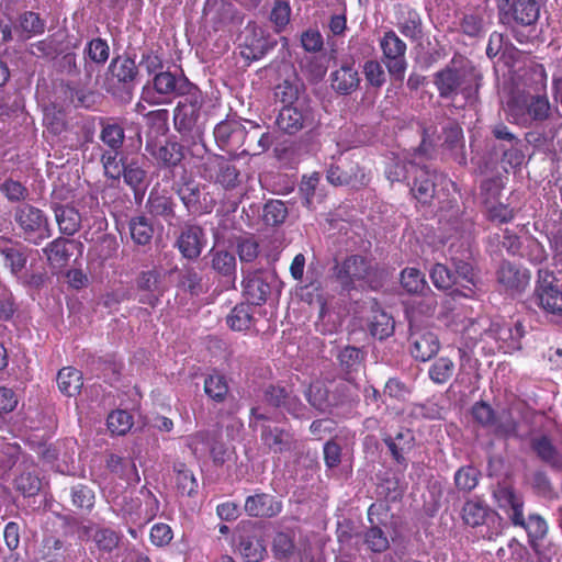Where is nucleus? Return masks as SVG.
Listing matches in <instances>:
<instances>
[{
    "label": "nucleus",
    "instance_id": "f257e3e1",
    "mask_svg": "<svg viewBox=\"0 0 562 562\" xmlns=\"http://www.w3.org/2000/svg\"><path fill=\"white\" fill-rule=\"evenodd\" d=\"M480 81L479 71L462 57H453L450 64L434 77L439 95L446 99H452L459 93L468 100L474 99Z\"/></svg>",
    "mask_w": 562,
    "mask_h": 562
},
{
    "label": "nucleus",
    "instance_id": "f03ea898",
    "mask_svg": "<svg viewBox=\"0 0 562 562\" xmlns=\"http://www.w3.org/2000/svg\"><path fill=\"white\" fill-rule=\"evenodd\" d=\"M249 427L260 431L262 443L273 453L290 452L296 448L294 435L284 428L272 426L271 417L260 411L259 406L250 409Z\"/></svg>",
    "mask_w": 562,
    "mask_h": 562
},
{
    "label": "nucleus",
    "instance_id": "7ed1b4c3",
    "mask_svg": "<svg viewBox=\"0 0 562 562\" xmlns=\"http://www.w3.org/2000/svg\"><path fill=\"white\" fill-rule=\"evenodd\" d=\"M233 543L246 562H262L268 555L263 531L257 521H239L234 530Z\"/></svg>",
    "mask_w": 562,
    "mask_h": 562
},
{
    "label": "nucleus",
    "instance_id": "20e7f679",
    "mask_svg": "<svg viewBox=\"0 0 562 562\" xmlns=\"http://www.w3.org/2000/svg\"><path fill=\"white\" fill-rule=\"evenodd\" d=\"M186 98L180 101L175 109L173 123L175 127L181 134L201 137L204 122L202 115V106L204 103L203 95L195 87L187 92Z\"/></svg>",
    "mask_w": 562,
    "mask_h": 562
},
{
    "label": "nucleus",
    "instance_id": "39448f33",
    "mask_svg": "<svg viewBox=\"0 0 562 562\" xmlns=\"http://www.w3.org/2000/svg\"><path fill=\"white\" fill-rule=\"evenodd\" d=\"M540 16V7L536 0H517L502 22L510 26L512 34L520 44L529 43L537 37L536 23Z\"/></svg>",
    "mask_w": 562,
    "mask_h": 562
},
{
    "label": "nucleus",
    "instance_id": "423d86ee",
    "mask_svg": "<svg viewBox=\"0 0 562 562\" xmlns=\"http://www.w3.org/2000/svg\"><path fill=\"white\" fill-rule=\"evenodd\" d=\"M13 215L26 240L38 245L50 237L48 218L38 207L23 203L14 209Z\"/></svg>",
    "mask_w": 562,
    "mask_h": 562
},
{
    "label": "nucleus",
    "instance_id": "0eeeda50",
    "mask_svg": "<svg viewBox=\"0 0 562 562\" xmlns=\"http://www.w3.org/2000/svg\"><path fill=\"white\" fill-rule=\"evenodd\" d=\"M508 115L516 124L528 125L532 121H543L549 117L550 103L547 97L515 98L507 103Z\"/></svg>",
    "mask_w": 562,
    "mask_h": 562
},
{
    "label": "nucleus",
    "instance_id": "6e6552de",
    "mask_svg": "<svg viewBox=\"0 0 562 562\" xmlns=\"http://www.w3.org/2000/svg\"><path fill=\"white\" fill-rule=\"evenodd\" d=\"M380 47L390 75L396 80H402L407 69L406 44L394 31L390 30L380 38Z\"/></svg>",
    "mask_w": 562,
    "mask_h": 562
},
{
    "label": "nucleus",
    "instance_id": "1a4fd4ad",
    "mask_svg": "<svg viewBox=\"0 0 562 562\" xmlns=\"http://www.w3.org/2000/svg\"><path fill=\"white\" fill-rule=\"evenodd\" d=\"M314 114L312 109L297 101L295 104L283 106L277 117L278 127L288 134H296L303 128L314 125Z\"/></svg>",
    "mask_w": 562,
    "mask_h": 562
},
{
    "label": "nucleus",
    "instance_id": "9d476101",
    "mask_svg": "<svg viewBox=\"0 0 562 562\" xmlns=\"http://www.w3.org/2000/svg\"><path fill=\"white\" fill-rule=\"evenodd\" d=\"M462 519L470 527L491 526L496 533L499 532L502 525V517L479 498L469 499L464 503Z\"/></svg>",
    "mask_w": 562,
    "mask_h": 562
},
{
    "label": "nucleus",
    "instance_id": "9b49d317",
    "mask_svg": "<svg viewBox=\"0 0 562 562\" xmlns=\"http://www.w3.org/2000/svg\"><path fill=\"white\" fill-rule=\"evenodd\" d=\"M414 169V182L411 187L413 195L422 203H428L435 195L436 188L447 179L443 175L430 171L427 167L411 166Z\"/></svg>",
    "mask_w": 562,
    "mask_h": 562
},
{
    "label": "nucleus",
    "instance_id": "f8f14e48",
    "mask_svg": "<svg viewBox=\"0 0 562 562\" xmlns=\"http://www.w3.org/2000/svg\"><path fill=\"white\" fill-rule=\"evenodd\" d=\"M283 505L273 495L257 492L245 499L244 512L252 518H273L282 512Z\"/></svg>",
    "mask_w": 562,
    "mask_h": 562
},
{
    "label": "nucleus",
    "instance_id": "ddd939ff",
    "mask_svg": "<svg viewBox=\"0 0 562 562\" xmlns=\"http://www.w3.org/2000/svg\"><path fill=\"white\" fill-rule=\"evenodd\" d=\"M528 269L504 261L497 270V281L504 291L516 294L521 293L530 282Z\"/></svg>",
    "mask_w": 562,
    "mask_h": 562
},
{
    "label": "nucleus",
    "instance_id": "4468645a",
    "mask_svg": "<svg viewBox=\"0 0 562 562\" xmlns=\"http://www.w3.org/2000/svg\"><path fill=\"white\" fill-rule=\"evenodd\" d=\"M494 497L513 525H524V499L520 494L510 486H501L494 492Z\"/></svg>",
    "mask_w": 562,
    "mask_h": 562
},
{
    "label": "nucleus",
    "instance_id": "2eb2a0df",
    "mask_svg": "<svg viewBox=\"0 0 562 562\" xmlns=\"http://www.w3.org/2000/svg\"><path fill=\"white\" fill-rule=\"evenodd\" d=\"M154 90L160 97L171 98L184 95L194 88L183 76H176L170 71H160L153 79Z\"/></svg>",
    "mask_w": 562,
    "mask_h": 562
},
{
    "label": "nucleus",
    "instance_id": "dca6fc26",
    "mask_svg": "<svg viewBox=\"0 0 562 562\" xmlns=\"http://www.w3.org/2000/svg\"><path fill=\"white\" fill-rule=\"evenodd\" d=\"M205 235L198 225H184L177 239V247L187 259H195L200 256L204 245Z\"/></svg>",
    "mask_w": 562,
    "mask_h": 562
},
{
    "label": "nucleus",
    "instance_id": "f3484780",
    "mask_svg": "<svg viewBox=\"0 0 562 562\" xmlns=\"http://www.w3.org/2000/svg\"><path fill=\"white\" fill-rule=\"evenodd\" d=\"M236 14V8L227 0H205L203 19L206 24H211L215 30L222 29L234 21Z\"/></svg>",
    "mask_w": 562,
    "mask_h": 562
},
{
    "label": "nucleus",
    "instance_id": "a211bd4d",
    "mask_svg": "<svg viewBox=\"0 0 562 562\" xmlns=\"http://www.w3.org/2000/svg\"><path fill=\"white\" fill-rule=\"evenodd\" d=\"M413 319L414 318H409V329L413 338L412 355L416 360L425 362L438 353L440 342L437 335L431 331L417 334L414 329L415 324Z\"/></svg>",
    "mask_w": 562,
    "mask_h": 562
},
{
    "label": "nucleus",
    "instance_id": "6ab92c4d",
    "mask_svg": "<svg viewBox=\"0 0 562 562\" xmlns=\"http://www.w3.org/2000/svg\"><path fill=\"white\" fill-rule=\"evenodd\" d=\"M375 509V504H372L368 509L370 526L362 531L361 539L368 551L372 553H383L390 548V541L384 530H382L373 518Z\"/></svg>",
    "mask_w": 562,
    "mask_h": 562
},
{
    "label": "nucleus",
    "instance_id": "aec40b11",
    "mask_svg": "<svg viewBox=\"0 0 562 562\" xmlns=\"http://www.w3.org/2000/svg\"><path fill=\"white\" fill-rule=\"evenodd\" d=\"M366 352L353 346H346L337 356L340 372L348 382H355L364 369Z\"/></svg>",
    "mask_w": 562,
    "mask_h": 562
},
{
    "label": "nucleus",
    "instance_id": "412c9836",
    "mask_svg": "<svg viewBox=\"0 0 562 562\" xmlns=\"http://www.w3.org/2000/svg\"><path fill=\"white\" fill-rule=\"evenodd\" d=\"M327 180L334 186H350L359 188L368 183L367 175L358 166L349 164L346 167L330 166L327 170Z\"/></svg>",
    "mask_w": 562,
    "mask_h": 562
},
{
    "label": "nucleus",
    "instance_id": "4be33fe9",
    "mask_svg": "<svg viewBox=\"0 0 562 562\" xmlns=\"http://www.w3.org/2000/svg\"><path fill=\"white\" fill-rule=\"evenodd\" d=\"M383 442L398 464H406L405 454L415 446V436L408 428H401L394 436L385 434Z\"/></svg>",
    "mask_w": 562,
    "mask_h": 562
},
{
    "label": "nucleus",
    "instance_id": "5701e85b",
    "mask_svg": "<svg viewBox=\"0 0 562 562\" xmlns=\"http://www.w3.org/2000/svg\"><path fill=\"white\" fill-rule=\"evenodd\" d=\"M532 452L554 471H562V457L547 435L533 436L529 440Z\"/></svg>",
    "mask_w": 562,
    "mask_h": 562
},
{
    "label": "nucleus",
    "instance_id": "b1692460",
    "mask_svg": "<svg viewBox=\"0 0 562 562\" xmlns=\"http://www.w3.org/2000/svg\"><path fill=\"white\" fill-rule=\"evenodd\" d=\"M369 268L368 262L362 257L351 256L340 267H337L336 277L345 289H349L353 281L367 278Z\"/></svg>",
    "mask_w": 562,
    "mask_h": 562
},
{
    "label": "nucleus",
    "instance_id": "393cba45",
    "mask_svg": "<svg viewBox=\"0 0 562 562\" xmlns=\"http://www.w3.org/2000/svg\"><path fill=\"white\" fill-rule=\"evenodd\" d=\"M331 88L339 94H351L360 85V77L353 64H342L330 74Z\"/></svg>",
    "mask_w": 562,
    "mask_h": 562
},
{
    "label": "nucleus",
    "instance_id": "a878e982",
    "mask_svg": "<svg viewBox=\"0 0 562 562\" xmlns=\"http://www.w3.org/2000/svg\"><path fill=\"white\" fill-rule=\"evenodd\" d=\"M20 468H22L20 474L14 479L15 490L25 497L37 495L41 491L42 482L36 467L32 462L23 460L20 463Z\"/></svg>",
    "mask_w": 562,
    "mask_h": 562
},
{
    "label": "nucleus",
    "instance_id": "bb28decb",
    "mask_svg": "<svg viewBox=\"0 0 562 562\" xmlns=\"http://www.w3.org/2000/svg\"><path fill=\"white\" fill-rule=\"evenodd\" d=\"M263 402L272 407H284L289 413L297 416L301 403L295 396H291L285 387L269 385L263 391Z\"/></svg>",
    "mask_w": 562,
    "mask_h": 562
},
{
    "label": "nucleus",
    "instance_id": "cd10ccee",
    "mask_svg": "<svg viewBox=\"0 0 562 562\" xmlns=\"http://www.w3.org/2000/svg\"><path fill=\"white\" fill-rule=\"evenodd\" d=\"M244 292L251 304L265 302L270 293V285L259 271H244Z\"/></svg>",
    "mask_w": 562,
    "mask_h": 562
},
{
    "label": "nucleus",
    "instance_id": "c85d7f7f",
    "mask_svg": "<svg viewBox=\"0 0 562 562\" xmlns=\"http://www.w3.org/2000/svg\"><path fill=\"white\" fill-rule=\"evenodd\" d=\"M212 269L220 276L227 279L228 282H234L236 279V258L235 256L224 249H211L209 252Z\"/></svg>",
    "mask_w": 562,
    "mask_h": 562
},
{
    "label": "nucleus",
    "instance_id": "c756f323",
    "mask_svg": "<svg viewBox=\"0 0 562 562\" xmlns=\"http://www.w3.org/2000/svg\"><path fill=\"white\" fill-rule=\"evenodd\" d=\"M245 134L244 126L236 121H222L214 128V137L221 147L238 143Z\"/></svg>",
    "mask_w": 562,
    "mask_h": 562
},
{
    "label": "nucleus",
    "instance_id": "7c9ffc66",
    "mask_svg": "<svg viewBox=\"0 0 562 562\" xmlns=\"http://www.w3.org/2000/svg\"><path fill=\"white\" fill-rule=\"evenodd\" d=\"M57 385L65 395L74 396L80 392L83 385L82 374L71 367L63 368L57 374Z\"/></svg>",
    "mask_w": 562,
    "mask_h": 562
},
{
    "label": "nucleus",
    "instance_id": "2f4dec72",
    "mask_svg": "<svg viewBox=\"0 0 562 562\" xmlns=\"http://www.w3.org/2000/svg\"><path fill=\"white\" fill-rule=\"evenodd\" d=\"M55 217L63 234L74 235L80 228L81 216L72 206H58L55 209Z\"/></svg>",
    "mask_w": 562,
    "mask_h": 562
},
{
    "label": "nucleus",
    "instance_id": "473e14b6",
    "mask_svg": "<svg viewBox=\"0 0 562 562\" xmlns=\"http://www.w3.org/2000/svg\"><path fill=\"white\" fill-rule=\"evenodd\" d=\"M130 234L133 241L137 245H148L154 236V226L144 215L132 217L128 223Z\"/></svg>",
    "mask_w": 562,
    "mask_h": 562
},
{
    "label": "nucleus",
    "instance_id": "72a5a7b5",
    "mask_svg": "<svg viewBox=\"0 0 562 562\" xmlns=\"http://www.w3.org/2000/svg\"><path fill=\"white\" fill-rule=\"evenodd\" d=\"M397 29L407 38L416 41L422 37L423 24L420 15L415 10L403 12L397 22Z\"/></svg>",
    "mask_w": 562,
    "mask_h": 562
},
{
    "label": "nucleus",
    "instance_id": "f704fd0d",
    "mask_svg": "<svg viewBox=\"0 0 562 562\" xmlns=\"http://www.w3.org/2000/svg\"><path fill=\"white\" fill-rule=\"evenodd\" d=\"M155 159L164 166H176L182 158V146L176 142H166V144L155 147L150 150Z\"/></svg>",
    "mask_w": 562,
    "mask_h": 562
},
{
    "label": "nucleus",
    "instance_id": "c9c22d12",
    "mask_svg": "<svg viewBox=\"0 0 562 562\" xmlns=\"http://www.w3.org/2000/svg\"><path fill=\"white\" fill-rule=\"evenodd\" d=\"M454 279H456V292H459V286L467 290L468 292L462 293L464 296L474 294L475 288V273L470 263L464 261L454 262Z\"/></svg>",
    "mask_w": 562,
    "mask_h": 562
},
{
    "label": "nucleus",
    "instance_id": "e433bc0d",
    "mask_svg": "<svg viewBox=\"0 0 562 562\" xmlns=\"http://www.w3.org/2000/svg\"><path fill=\"white\" fill-rule=\"evenodd\" d=\"M222 430L218 426L214 429L201 430L188 438V446L198 456L210 449L213 440L221 439Z\"/></svg>",
    "mask_w": 562,
    "mask_h": 562
},
{
    "label": "nucleus",
    "instance_id": "4c0bfd02",
    "mask_svg": "<svg viewBox=\"0 0 562 562\" xmlns=\"http://www.w3.org/2000/svg\"><path fill=\"white\" fill-rule=\"evenodd\" d=\"M491 430L496 437L508 439L517 436L518 423L507 411H503L495 416Z\"/></svg>",
    "mask_w": 562,
    "mask_h": 562
},
{
    "label": "nucleus",
    "instance_id": "58836bf2",
    "mask_svg": "<svg viewBox=\"0 0 562 562\" xmlns=\"http://www.w3.org/2000/svg\"><path fill=\"white\" fill-rule=\"evenodd\" d=\"M100 139L109 150L119 151L125 139L124 128L115 122L103 123Z\"/></svg>",
    "mask_w": 562,
    "mask_h": 562
},
{
    "label": "nucleus",
    "instance_id": "ea45409f",
    "mask_svg": "<svg viewBox=\"0 0 562 562\" xmlns=\"http://www.w3.org/2000/svg\"><path fill=\"white\" fill-rule=\"evenodd\" d=\"M1 256L4 260V266L10 269L12 276L16 279L24 272L27 262L25 251L15 247H5L1 250Z\"/></svg>",
    "mask_w": 562,
    "mask_h": 562
},
{
    "label": "nucleus",
    "instance_id": "a19ab883",
    "mask_svg": "<svg viewBox=\"0 0 562 562\" xmlns=\"http://www.w3.org/2000/svg\"><path fill=\"white\" fill-rule=\"evenodd\" d=\"M111 74L121 82H132L137 75L135 61L128 57H117L112 60Z\"/></svg>",
    "mask_w": 562,
    "mask_h": 562
},
{
    "label": "nucleus",
    "instance_id": "79ce46f5",
    "mask_svg": "<svg viewBox=\"0 0 562 562\" xmlns=\"http://www.w3.org/2000/svg\"><path fill=\"white\" fill-rule=\"evenodd\" d=\"M70 247L71 241L59 237L49 243L44 248V252L46 254L49 261L64 265L69 260L70 256L72 255Z\"/></svg>",
    "mask_w": 562,
    "mask_h": 562
},
{
    "label": "nucleus",
    "instance_id": "37998d69",
    "mask_svg": "<svg viewBox=\"0 0 562 562\" xmlns=\"http://www.w3.org/2000/svg\"><path fill=\"white\" fill-rule=\"evenodd\" d=\"M146 176V170L134 159L126 162L122 173L124 182L135 192L145 186Z\"/></svg>",
    "mask_w": 562,
    "mask_h": 562
},
{
    "label": "nucleus",
    "instance_id": "c03bdc74",
    "mask_svg": "<svg viewBox=\"0 0 562 562\" xmlns=\"http://www.w3.org/2000/svg\"><path fill=\"white\" fill-rule=\"evenodd\" d=\"M536 301L543 312L562 315V292L559 289L537 292Z\"/></svg>",
    "mask_w": 562,
    "mask_h": 562
},
{
    "label": "nucleus",
    "instance_id": "a18cd8bd",
    "mask_svg": "<svg viewBox=\"0 0 562 562\" xmlns=\"http://www.w3.org/2000/svg\"><path fill=\"white\" fill-rule=\"evenodd\" d=\"M214 162L217 167L216 182L225 189L235 188L239 182L237 168L223 158H216Z\"/></svg>",
    "mask_w": 562,
    "mask_h": 562
},
{
    "label": "nucleus",
    "instance_id": "49530a36",
    "mask_svg": "<svg viewBox=\"0 0 562 562\" xmlns=\"http://www.w3.org/2000/svg\"><path fill=\"white\" fill-rule=\"evenodd\" d=\"M491 334L498 340L510 341L508 347L513 349H519V340L524 336V327L517 322L514 327L512 326H498L494 328V324L490 328Z\"/></svg>",
    "mask_w": 562,
    "mask_h": 562
},
{
    "label": "nucleus",
    "instance_id": "de8ad7c7",
    "mask_svg": "<svg viewBox=\"0 0 562 562\" xmlns=\"http://www.w3.org/2000/svg\"><path fill=\"white\" fill-rule=\"evenodd\" d=\"M453 370V361L448 357H440L430 366L428 374L434 383L445 384L452 376Z\"/></svg>",
    "mask_w": 562,
    "mask_h": 562
},
{
    "label": "nucleus",
    "instance_id": "09e8293b",
    "mask_svg": "<svg viewBox=\"0 0 562 562\" xmlns=\"http://www.w3.org/2000/svg\"><path fill=\"white\" fill-rule=\"evenodd\" d=\"M108 429L113 435L123 436L133 426L132 415L122 409L113 411L109 414L106 419Z\"/></svg>",
    "mask_w": 562,
    "mask_h": 562
},
{
    "label": "nucleus",
    "instance_id": "8fccbe9b",
    "mask_svg": "<svg viewBox=\"0 0 562 562\" xmlns=\"http://www.w3.org/2000/svg\"><path fill=\"white\" fill-rule=\"evenodd\" d=\"M101 162L104 169V175L113 180H120L122 177L124 166L127 161L123 158L119 159V151L105 150L101 155Z\"/></svg>",
    "mask_w": 562,
    "mask_h": 562
},
{
    "label": "nucleus",
    "instance_id": "3c124183",
    "mask_svg": "<svg viewBox=\"0 0 562 562\" xmlns=\"http://www.w3.org/2000/svg\"><path fill=\"white\" fill-rule=\"evenodd\" d=\"M205 394L215 402H223L228 393V385L221 374H211L204 380Z\"/></svg>",
    "mask_w": 562,
    "mask_h": 562
},
{
    "label": "nucleus",
    "instance_id": "603ef678",
    "mask_svg": "<svg viewBox=\"0 0 562 562\" xmlns=\"http://www.w3.org/2000/svg\"><path fill=\"white\" fill-rule=\"evenodd\" d=\"M401 284L408 293H420L427 288L425 276L416 268L402 271Z\"/></svg>",
    "mask_w": 562,
    "mask_h": 562
},
{
    "label": "nucleus",
    "instance_id": "864d4df0",
    "mask_svg": "<svg viewBox=\"0 0 562 562\" xmlns=\"http://www.w3.org/2000/svg\"><path fill=\"white\" fill-rule=\"evenodd\" d=\"M288 216V209L280 200H271L263 206L262 218L267 225L278 226L282 224Z\"/></svg>",
    "mask_w": 562,
    "mask_h": 562
},
{
    "label": "nucleus",
    "instance_id": "5fc2aeb1",
    "mask_svg": "<svg viewBox=\"0 0 562 562\" xmlns=\"http://www.w3.org/2000/svg\"><path fill=\"white\" fill-rule=\"evenodd\" d=\"M146 207L156 216L167 217L172 214L171 199L156 190L150 192Z\"/></svg>",
    "mask_w": 562,
    "mask_h": 562
},
{
    "label": "nucleus",
    "instance_id": "6e6d98bb",
    "mask_svg": "<svg viewBox=\"0 0 562 562\" xmlns=\"http://www.w3.org/2000/svg\"><path fill=\"white\" fill-rule=\"evenodd\" d=\"M479 471L473 467H462L454 474L456 487L463 493H470L479 483Z\"/></svg>",
    "mask_w": 562,
    "mask_h": 562
},
{
    "label": "nucleus",
    "instance_id": "4d7b16f0",
    "mask_svg": "<svg viewBox=\"0 0 562 562\" xmlns=\"http://www.w3.org/2000/svg\"><path fill=\"white\" fill-rule=\"evenodd\" d=\"M412 165L417 166L415 161H406V158H393L385 170L387 179L391 182L405 181L408 178V173H414V169L411 168Z\"/></svg>",
    "mask_w": 562,
    "mask_h": 562
},
{
    "label": "nucleus",
    "instance_id": "13d9d810",
    "mask_svg": "<svg viewBox=\"0 0 562 562\" xmlns=\"http://www.w3.org/2000/svg\"><path fill=\"white\" fill-rule=\"evenodd\" d=\"M518 526L527 531L530 543L543 539L548 531L546 520L539 515H530L527 520L524 518V525Z\"/></svg>",
    "mask_w": 562,
    "mask_h": 562
},
{
    "label": "nucleus",
    "instance_id": "bf43d9fd",
    "mask_svg": "<svg viewBox=\"0 0 562 562\" xmlns=\"http://www.w3.org/2000/svg\"><path fill=\"white\" fill-rule=\"evenodd\" d=\"M272 551L276 559H288L294 551L293 538L286 532H277L272 541Z\"/></svg>",
    "mask_w": 562,
    "mask_h": 562
},
{
    "label": "nucleus",
    "instance_id": "052dcab7",
    "mask_svg": "<svg viewBox=\"0 0 562 562\" xmlns=\"http://www.w3.org/2000/svg\"><path fill=\"white\" fill-rule=\"evenodd\" d=\"M245 45L250 49L251 57L257 59L265 55L270 48L267 40L263 37L261 29L252 27L251 36L245 37Z\"/></svg>",
    "mask_w": 562,
    "mask_h": 562
},
{
    "label": "nucleus",
    "instance_id": "680f3d73",
    "mask_svg": "<svg viewBox=\"0 0 562 562\" xmlns=\"http://www.w3.org/2000/svg\"><path fill=\"white\" fill-rule=\"evenodd\" d=\"M430 278L435 286L441 290L451 289L456 284L453 272L441 263H437L432 267Z\"/></svg>",
    "mask_w": 562,
    "mask_h": 562
},
{
    "label": "nucleus",
    "instance_id": "e2e57ef3",
    "mask_svg": "<svg viewBox=\"0 0 562 562\" xmlns=\"http://www.w3.org/2000/svg\"><path fill=\"white\" fill-rule=\"evenodd\" d=\"M471 414L477 424L488 429L493 426L496 416L492 406L484 401L476 402L471 408Z\"/></svg>",
    "mask_w": 562,
    "mask_h": 562
},
{
    "label": "nucleus",
    "instance_id": "0e129e2a",
    "mask_svg": "<svg viewBox=\"0 0 562 562\" xmlns=\"http://www.w3.org/2000/svg\"><path fill=\"white\" fill-rule=\"evenodd\" d=\"M178 194L189 211H196L200 203L201 190L194 182H186L180 186Z\"/></svg>",
    "mask_w": 562,
    "mask_h": 562
},
{
    "label": "nucleus",
    "instance_id": "69168bd1",
    "mask_svg": "<svg viewBox=\"0 0 562 562\" xmlns=\"http://www.w3.org/2000/svg\"><path fill=\"white\" fill-rule=\"evenodd\" d=\"M93 539L100 550L111 552L119 546L121 537L113 529L102 528L95 531Z\"/></svg>",
    "mask_w": 562,
    "mask_h": 562
},
{
    "label": "nucleus",
    "instance_id": "338daca9",
    "mask_svg": "<svg viewBox=\"0 0 562 562\" xmlns=\"http://www.w3.org/2000/svg\"><path fill=\"white\" fill-rule=\"evenodd\" d=\"M72 504L81 509H91L94 504V494L86 485L78 484L71 487Z\"/></svg>",
    "mask_w": 562,
    "mask_h": 562
},
{
    "label": "nucleus",
    "instance_id": "774afa93",
    "mask_svg": "<svg viewBox=\"0 0 562 562\" xmlns=\"http://www.w3.org/2000/svg\"><path fill=\"white\" fill-rule=\"evenodd\" d=\"M366 80L372 87L380 88L385 83L386 76L382 65L378 60H368L363 65Z\"/></svg>",
    "mask_w": 562,
    "mask_h": 562
}]
</instances>
